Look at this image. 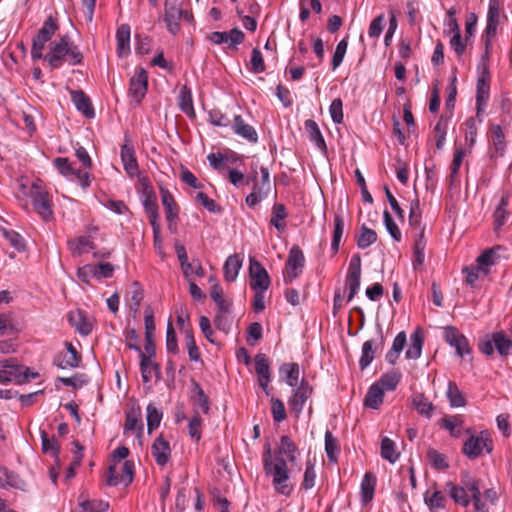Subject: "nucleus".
<instances>
[{"label":"nucleus","instance_id":"obj_1","mask_svg":"<svg viewBox=\"0 0 512 512\" xmlns=\"http://www.w3.org/2000/svg\"><path fill=\"white\" fill-rule=\"evenodd\" d=\"M43 59L51 69H58L64 64L70 66L80 65L83 62L84 56L79 47L66 34L50 43L49 51L46 55H43Z\"/></svg>","mask_w":512,"mask_h":512},{"label":"nucleus","instance_id":"obj_2","mask_svg":"<svg viewBox=\"0 0 512 512\" xmlns=\"http://www.w3.org/2000/svg\"><path fill=\"white\" fill-rule=\"evenodd\" d=\"M492 450L493 441L487 430L481 431L478 435L471 434L462 447L463 454L471 460L481 456L484 451L490 454Z\"/></svg>","mask_w":512,"mask_h":512},{"label":"nucleus","instance_id":"obj_3","mask_svg":"<svg viewBox=\"0 0 512 512\" xmlns=\"http://www.w3.org/2000/svg\"><path fill=\"white\" fill-rule=\"evenodd\" d=\"M29 195L32 199L34 210L44 221H48L52 217L53 211L49 194L44 189L43 182L41 180L37 179L32 183Z\"/></svg>","mask_w":512,"mask_h":512},{"label":"nucleus","instance_id":"obj_4","mask_svg":"<svg viewBox=\"0 0 512 512\" xmlns=\"http://www.w3.org/2000/svg\"><path fill=\"white\" fill-rule=\"evenodd\" d=\"M57 30V21L52 16H49L32 40L31 57L34 61L43 58L45 44L51 40Z\"/></svg>","mask_w":512,"mask_h":512},{"label":"nucleus","instance_id":"obj_5","mask_svg":"<svg viewBox=\"0 0 512 512\" xmlns=\"http://www.w3.org/2000/svg\"><path fill=\"white\" fill-rule=\"evenodd\" d=\"M273 477V485L277 492L288 496L292 492V487L288 485L289 470L286 460L282 457H276L275 463L271 466L270 473Z\"/></svg>","mask_w":512,"mask_h":512},{"label":"nucleus","instance_id":"obj_6","mask_svg":"<svg viewBox=\"0 0 512 512\" xmlns=\"http://www.w3.org/2000/svg\"><path fill=\"white\" fill-rule=\"evenodd\" d=\"M305 257L299 246L294 245L288 254L286 261V272L284 273L285 283H291L296 279L304 268Z\"/></svg>","mask_w":512,"mask_h":512},{"label":"nucleus","instance_id":"obj_7","mask_svg":"<svg viewBox=\"0 0 512 512\" xmlns=\"http://www.w3.org/2000/svg\"><path fill=\"white\" fill-rule=\"evenodd\" d=\"M385 343L383 329L380 325L377 326V338L369 339L362 345L361 357L359 359V367L365 370L374 360L375 353L378 348H382Z\"/></svg>","mask_w":512,"mask_h":512},{"label":"nucleus","instance_id":"obj_8","mask_svg":"<svg viewBox=\"0 0 512 512\" xmlns=\"http://www.w3.org/2000/svg\"><path fill=\"white\" fill-rule=\"evenodd\" d=\"M148 74L142 67H137L129 83V95L136 104H140L147 93Z\"/></svg>","mask_w":512,"mask_h":512},{"label":"nucleus","instance_id":"obj_9","mask_svg":"<svg viewBox=\"0 0 512 512\" xmlns=\"http://www.w3.org/2000/svg\"><path fill=\"white\" fill-rule=\"evenodd\" d=\"M361 279V257L359 254L352 256L345 279L346 287L349 290L348 301H351L358 293Z\"/></svg>","mask_w":512,"mask_h":512},{"label":"nucleus","instance_id":"obj_10","mask_svg":"<svg viewBox=\"0 0 512 512\" xmlns=\"http://www.w3.org/2000/svg\"><path fill=\"white\" fill-rule=\"evenodd\" d=\"M249 276L250 287L253 290H267L271 284L268 272L263 265L254 258L250 259Z\"/></svg>","mask_w":512,"mask_h":512},{"label":"nucleus","instance_id":"obj_11","mask_svg":"<svg viewBox=\"0 0 512 512\" xmlns=\"http://www.w3.org/2000/svg\"><path fill=\"white\" fill-rule=\"evenodd\" d=\"M183 16V9L179 6L178 0H166L164 3V22L168 31L176 34L180 30V21Z\"/></svg>","mask_w":512,"mask_h":512},{"label":"nucleus","instance_id":"obj_12","mask_svg":"<svg viewBox=\"0 0 512 512\" xmlns=\"http://www.w3.org/2000/svg\"><path fill=\"white\" fill-rule=\"evenodd\" d=\"M161 202L165 210L166 220L168 222V228L172 231H176V224L179 215V207L174 200L173 195L170 191L164 187H160Z\"/></svg>","mask_w":512,"mask_h":512},{"label":"nucleus","instance_id":"obj_13","mask_svg":"<svg viewBox=\"0 0 512 512\" xmlns=\"http://www.w3.org/2000/svg\"><path fill=\"white\" fill-rule=\"evenodd\" d=\"M311 394V386L305 379H302L300 384L295 389H293L292 395L289 399L288 403L291 411L294 412L296 415H299L302 412L304 405L308 398L311 396Z\"/></svg>","mask_w":512,"mask_h":512},{"label":"nucleus","instance_id":"obj_14","mask_svg":"<svg viewBox=\"0 0 512 512\" xmlns=\"http://www.w3.org/2000/svg\"><path fill=\"white\" fill-rule=\"evenodd\" d=\"M67 353H58L53 359V364L60 369H73L79 367L81 355L71 342L66 341Z\"/></svg>","mask_w":512,"mask_h":512},{"label":"nucleus","instance_id":"obj_15","mask_svg":"<svg viewBox=\"0 0 512 512\" xmlns=\"http://www.w3.org/2000/svg\"><path fill=\"white\" fill-rule=\"evenodd\" d=\"M445 341L452 347L455 348L456 354L460 357H464L470 354L471 349L467 338L458 332L453 326H448L444 331Z\"/></svg>","mask_w":512,"mask_h":512},{"label":"nucleus","instance_id":"obj_16","mask_svg":"<svg viewBox=\"0 0 512 512\" xmlns=\"http://www.w3.org/2000/svg\"><path fill=\"white\" fill-rule=\"evenodd\" d=\"M155 355L156 352L150 354L140 351V371L144 383L151 382L153 373L157 379L161 376L160 366L153 360Z\"/></svg>","mask_w":512,"mask_h":512},{"label":"nucleus","instance_id":"obj_17","mask_svg":"<svg viewBox=\"0 0 512 512\" xmlns=\"http://www.w3.org/2000/svg\"><path fill=\"white\" fill-rule=\"evenodd\" d=\"M120 156L125 172L131 177L137 175L139 167L135 156L134 146L130 140H125V143L121 147Z\"/></svg>","mask_w":512,"mask_h":512},{"label":"nucleus","instance_id":"obj_18","mask_svg":"<svg viewBox=\"0 0 512 512\" xmlns=\"http://www.w3.org/2000/svg\"><path fill=\"white\" fill-rule=\"evenodd\" d=\"M255 371L258 375L259 386L269 394L268 385L271 381L270 363L267 356L263 353H258L255 358Z\"/></svg>","mask_w":512,"mask_h":512},{"label":"nucleus","instance_id":"obj_19","mask_svg":"<svg viewBox=\"0 0 512 512\" xmlns=\"http://www.w3.org/2000/svg\"><path fill=\"white\" fill-rule=\"evenodd\" d=\"M151 455L158 466L164 467L170 460L171 448L167 440L159 435L151 445Z\"/></svg>","mask_w":512,"mask_h":512},{"label":"nucleus","instance_id":"obj_20","mask_svg":"<svg viewBox=\"0 0 512 512\" xmlns=\"http://www.w3.org/2000/svg\"><path fill=\"white\" fill-rule=\"evenodd\" d=\"M22 369L13 359L0 361V383L21 382Z\"/></svg>","mask_w":512,"mask_h":512},{"label":"nucleus","instance_id":"obj_21","mask_svg":"<svg viewBox=\"0 0 512 512\" xmlns=\"http://www.w3.org/2000/svg\"><path fill=\"white\" fill-rule=\"evenodd\" d=\"M144 325H145V345L144 350H142V353H154L155 351V344H154V331H155V324H154V315L153 310L150 306H147L144 311Z\"/></svg>","mask_w":512,"mask_h":512},{"label":"nucleus","instance_id":"obj_22","mask_svg":"<svg viewBox=\"0 0 512 512\" xmlns=\"http://www.w3.org/2000/svg\"><path fill=\"white\" fill-rule=\"evenodd\" d=\"M489 79L484 76H480L477 80V91H476V115L479 122H482L480 116L483 114L484 109L489 99Z\"/></svg>","mask_w":512,"mask_h":512},{"label":"nucleus","instance_id":"obj_23","mask_svg":"<svg viewBox=\"0 0 512 512\" xmlns=\"http://www.w3.org/2000/svg\"><path fill=\"white\" fill-rule=\"evenodd\" d=\"M233 132L250 143L258 142V133L255 128L247 123L240 115H235L232 123Z\"/></svg>","mask_w":512,"mask_h":512},{"label":"nucleus","instance_id":"obj_24","mask_svg":"<svg viewBox=\"0 0 512 512\" xmlns=\"http://www.w3.org/2000/svg\"><path fill=\"white\" fill-rule=\"evenodd\" d=\"M68 321L79 334L87 336L92 332V323L88 320L86 314L81 310L69 313Z\"/></svg>","mask_w":512,"mask_h":512},{"label":"nucleus","instance_id":"obj_25","mask_svg":"<svg viewBox=\"0 0 512 512\" xmlns=\"http://www.w3.org/2000/svg\"><path fill=\"white\" fill-rule=\"evenodd\" d=\"M70 94L72 102L79 112L84 114L87 118H93L95 116L90 98L82 90H72Z\"/></svg>","mask_w":512,"mask_h":512},{"label":"nucleus","instance_id":"obj_26","mask_svg":"<svg viewBox=\"0 0 512 512\" xmlns=\"http://www.w3.org/2000/svg\"><path fill=\"white\" fill-rule=\"evenodd\" d=\"M376 487V476L372 472H366L360 486V496L363 505L373 500Z\"/></svg>","mask_w":512,"mask_h":512},{"label":"nucleus","instance_id":"obj_27","mask_svg":"<svg viewBox=\"0 0 512 512\" xmlns=\"http://www.w3.org/2000/svg\"><path fill=\"white\" fill-rule=\"evenodd\" d=\"M304 128L311 142L322 152H327V145L318 124L313 119H308L304 123Z\"/></svg>","mask_w":512,"mask_h":512},{"label":"nucleus","instance_id":"obj_28","mask_svg":"<svg viewBox=\"0 0 512 512\" xmlns=\"http://www.w3.org/2000/svg\"><path fill=\"white\" fill-rule=\"evenodd\" d=\"M242 267V258L239 254L230 255L223 266V272L225 280L228 282H234L238 276V273Z\"/></svg>","mask_w":512,"mask_h":512},{"label":"nucleus","instance_id":"obj_29","mask_svg":"<svg viewBox=\"0 0 512 512\" xmlns=\"http://www.w3.org/2000/svg\"><path fill=\"white\" fill-rule=\"evenodd\" d=\"M117 39V53L119 57H123L130 52V26L122 24L116 32Z\"/></svg>","mask_w":512,"mask_h":512},{"label":"nucleus","instance_id":"obj_30","mask_svg":"<svg viewBox=\"0 0 512 512\" xmlns=\"http://www.w3.org/2000/svg\"><path fill=\"white\" fill-rule=\"evenodd\" d=\"M423 343V334L420 329H417L410 336V345L405 353L406 358L412 360L418 359L422 353Z\"/></svg>","mask_w":512,"mask_h":512},{"label":"nucleus","instance_id":"obj_31","mask_svg":"<svg viewBox=\"0 0 512 512\" xmlns=\"http://www.w3.org/2000/svg\"><path fill=\"white\" fill-rule=\"evenodd\" d=\"M384 391L380 385L374 383L370 386L365 398L364 405L371 409H378L383 403Z\"/></svg>","mask_w":512,"mask_h":512},{"label":"nucleus","instance_id":"obj_32","mask_svg":"<svg viewBox=\"0 0 512 512\" xmlns=\"http://www.w3.org/2000/svg\"><path fill=\"white\" fill-rule=\"evenodd\" d=\"M490 139L497 156H503L506 149L505 135L500 125H491Z\"/></svg>","mask_w":512,"mask_h":512},{"label":"nucleus","instance_id":"obj_33","mask_svg":"<svg viewBox=\"0 0 512 512\" xmlns=\"http://www.w3.org/2000/svg\"><path fill=\"white\" fill-rule=\"evenodd\" d=\"M144 210L148 216L150 225L159 223V212L156 195L153 192L145 194L143 201Z\"/></svg>","mask_w":512,"mask_h":512},{"label":"nucleus","instance_id":"obj_34","mask_svg":"<svg viewBox=\"0 0 512 512\" xmlns=\"http://www.w3.org/2000/svg\"><path fill=\"white\" fill-rule=\"evenodd\" d=\"M424 502L431 512H436V509L445 508L447 499L441 491L427 490L424 493Z\"/></svg>","mask_w":512,"mask_h":512},{"label":"nucleus","instance_id":"obj_35","mask_svg":"<svg viewBox=\"0 0 512 512\" xmlns=\"http://www.w3.org/2000/svg\"><path fill=\"white\" fill-rule=\"evenodd\" d=\"M191 399L193 403L200 407L205 414H208L210 411V401L208 396L205 394L204 390L200 386V384L196 381L192 383V395Z\"/></svg>","mask_w":512,"mask_h":512},{"label":"nucleus","instance_id":"obj_36","mask_svg":"<svg viewBox=\"0 0 512 512\" xmlns=\"http://www.w3.org/2000/svg\"><path fill=\"white\" fill-rule=\"evenodd\" d=\"M279 372L285 375L284 379L287 385L295 387L299 380L300 369L297 363H284L280 366Z\"/></svg>","mask_w":512,"mask_h":512},{"label":"nucleus","instance_id":"obj_37","mask_svg":"<svg viewBox=\"0 0 512 512\" xmlns=\"http://www.w3.org/2000/svg\"><path fill=\"white\" fill-rule=\"evenodd\" d=\"M142 428V415L139 405L132 406L125 415V431L135 430L137 427Z\"/></svg>","mask_w":512,"mask_h":512},{"label":"nucleus","instance_id":"obj_38","mask_svg":"<svg viewBox=\"0 0 512 512\" xmlns=\"http://www.w3.org/2000/svg\"><path fill=\"white\" fill-rule=\"evenodd\" d=\"M210 296L215 302L216 307L219 311L231 312V302L227 301L223 296V289L219 283L215 282L210 291Z\"/></svg>","mask_w":512,"mask_h":512},{"label":"nucleus","instance_id":"obj_39","mask_svg":"<svg viewBox=\"0 0 512 512\" xmlns=\"http://www.w3.org/2000/svg\"><path fill=\"white\" fill-rule=\"evenodd\" d=\"M287 217L286 208L281 203L274 204L272 208V217L270 224L274 226L277 231L283 232L286 228L285 218Z\"/></svg>","mask_w":512,"mask_h":512},{"label":"nucleus","instance_id":"obj_40","mask_svg":"<svg viewBox=\"0 0 512 512\" xmlns=\"http://www.w3.org/2000/svg\"><path fill=\"white\" fill-rule=\"evenodd\" d=\"M297 452L298 449L290 437L287 435L281 436L277 453L280 455H285L288 461L294 462L296 460Z\"/></svg>","mask_w":512,"mask_h":512},{"label":"nucleus","instance_id":"obj_41","mask_svg":"<svg viewBox=\"0 0 512 512\" xmlns=\"http://www.w3.org/2000/svg\"><path fill=\"white\" fill-rule=\"evenodd\" d=\"M344 218L341 214L335 213L334 215V230H333V237L331 241V250L334 254H336L339 250L341 238L343 236L344 232Z\"/></svg>","mask_w":512,"mask_h":512},{"label":"nucleus","instance_id":"obj_42","mask_svg":"<svg viewBox=\"0 0 512 512\" xmlns=\"http://www.w3.org/2000/svg\"><path fill=\"white\" fill-rule=\"evenodd\" d=\"M446 486L449 491V496L455 501V503L463 507H467L470 504L469 496L463 486L455 485L452 482H448Z\"/></svg>","mask_w":512,"mask_h":512},{"label":"nucleus","instance_id":"obj_43","mask_svg":"<svg viewBox=\"0 0 512 512\" xmlns=\"http://www.w3.org/2000/svg\"><path fill=\"white\" fill-rule=\"evenodd\" d=\"M377 241V233L368 228L365 224L360 227V233L357 236L356 242L360 249H366Z\"/></svg>","mask_w":512,"mask_h":512},{"label":"nucleus","instance_id":"obj_44","mask_svg":"<svg viewBox=\"0 0 512 512\" xmlns=\"http://www.w3.org/2000/svg\"><path fill=\"white\" fill-rule=\"evenodd\" d=\"M325 452L327 458L331 463H336L339 456V444L338 440L333 436L332 432L327 430L325 432Z\"/></svg>","mask_w":512,"mask_h":512},{"label":"nucleus","instance_id":"obj_45","mask_svg":"<svg viewBox=\"0 0 512 512\" xmlns=\"http://www.w3.org/2000/svg\"><path fill=\"white\" fill-rule=\"evenodd\" d=\"M146 412L147 429L148 433H151L153 430L159 427L163 413L161 409L156 407L153 403H149L147 405Z\"/></svg>","mask_w":512,"mask_h":512},{"label":"nucleus","instance_id":"obj_46","mask_svg":"<svg viewBox=\"0 0 512 512\" xmlns=\"http://www.w3.org/2000/svg\"><path fill=\"white\" fill-rule=\"evenodd\" d=\"M446 394L452 407H463L466 405L465 397L455 382H448V389Z\"/></svg>","mask_w":512,"mask_h":512},{"label":"nucleus","instance_id":"obj_47","mask_svg":"<svg viewBox=\"0 0 512 512\" xmlns=\"http://www.w3.org/2000/svg\"><path fill=\"white\" fill-rule=\"evenodd\" d=\"M413 405L417 412L426 418H431L434 406L423 394H417L413 397Z\"/></svg>","mask_w":512,"mask_h":512},{"label":"nucleus","instance_id":"obj_48","mask_svg":"<svg viewBox=\"0 0 512 512\" xmlns=\"http://www.w3.org/2000/svg\"><path fill=\"white\" fill-rule=\"evenodd\" d=\"M508 197L502 196L495 211H494V226L495 230H499L508 219V212L506 207L508 206Z\"/></svg>","mask_w":512,"mask_h":512},{"label":"nucleus","instance_id":"obj_49","mask_svg":"<svg viewBox=\"0 0 512 512\" xmlns=\"http://www.w3.org/2000/svg\"><path fill=\"white\" fill-rule=\"evenodd\" d=\"M494 347L501 356H507L512 348V341L504 334L499 331L493 333Z\"/></svg>","mask_w":512,"mask_h":512},{"label":"nucleus","instance_id":"obj_50","mask_svg":"<svg viewBox=\"0 0 512 512\" xmlns=\"http://www.w3.org/2000/svg\"><path fill=\"white\" fill-rule=\"evenodd\" d=\"M179 107H180L181 111L183 113H185L187 116L191 117V116L195 115L192 94H191L190 89H188L186 86H184L180 90Z\"/></svg>","mask_w":512,"mask_h":512},{"label":"nucleus","instance_id":"obj_51","mask_svg":"<svg viewBox=\"0 0 512 512\" xmlns=\"http://www.w3.org/2000/svg\"><path fill=\"white\" fill-rule=\"evenodd\" d=\"M427 458L431 466L436 470H446L449 468L447 457L436 449L429 448L427 451Z\"/></svg>","mask_w":512,"mask_h":512},{"label":"nucleus","instance_id":"obj_52","mask_svg":"<svg viewBox=\"0 0 512 512\" xmlns=\"http://www.w3.org/2000/svg\"><path fill=\"white\" fill-rule=\"evenodd\" d=\"M476 271H481L483 276L489 273V267L494 265V251L492 249L485 250L476 259Z\"/></svg>","mask_w":512,"mask_h":512},{"label":"nucleus","instance_id":"obj_53","mask_svg":"<svg viewBox=\"0 0 512 512\" xmlns=\"http://www.w3.org/2000/svg\"><path fill=\"white\" fill-rule=\"evenodd\" d=\"M400 378L401 374L399 372L392 371L390 373L383 374L376 384L380 385L383 391H393L396 389Z\"/></svg>","mask_w":512,"mask_h":512},{"label":"nucleus","instance_id":"obj_54","mask_svg":"<svg viewBox=\"0 0 512 512\" xmlns=\"http://www.w3.org/2000/svg\"><path fill=\"white\" fill-rule=\"evenodd\" d=\"M381 456L391 463H395L399 458L394 441L388 437H384L381 441Z\"/></svg>","mask_w":512,"mask_h":512},{"label":"nucleus","instance_id":"obj_55","mask_svg":"<svg viewBox=\"0 0 512 512\" xmlns=\"http://www.w3.org/2000/svg\"><path fill=\"white\" fill-rule=\"evenodd\" d=\"M443 427L447 429L451 435V437L459 438L461 436V426L463 421L461 416L455 415L451 417H446L442 419Z\"/></svg>","mask_w":512,"mask_h":512},{"label":"nucleus","instance_id":"obj_56","mask_svg":"<svg viewBox=\"0 0 512 512\" xmlns=\"http://www.w3.org/2000/svg\"><path fill=\"white\" fill-rule=\"evenodd\" d=\"M143 299V289L138 282L132 284L131 290L129 291V306L130 310L137 313Z\"/></svg>","mask_w":512,"mask_h":512},{"label":"nucleus","instance_id":"obj_57","mask_svg":"<svg viewBox=\"0 0 512 512\" xmlns=\"http://www.w3.org/2000/svg\"><path fill=\"white\" fill-rule=\"evenodd\" d=\"M40 434L43 453H49L53 457L58 458L59 445L57 441L54 438L50 439L48 433L44 430H42Z\"/></svg>","mask_w":512,"mask_h":512},{"label":"nucleus","instance_id":"obj_58","mask_svg":"<svg viewBox=\"0 0 512 512\" xmlns=\"http://www.w3.org/2000/svg\"><path fill=\"white\" fill-rule=\"evenodd\" d=\"M184 334L190 360L195 362L199 361L201 356L194 339L193 331L188 328L184 330Z\"/></svg>","mask_w":512,"mask_h":512},{"label":"nucleus","instance_id":"obj_59","mask_svg":"<svg viewBox=\"0 0 512 512\" xmlns=\"http://www.w3.org/2000/svg\"><path fill=\"white\" fill-rule=\"evenodd\" d=\"M425 246H426V241L424 239V228H421L419 234L417 235V238L415 239V243H414V261L418 265H421L424 262Z\"/></svg>","mask_w":512,"mask_h":512},{"label":"nucleus","instance_id":"obj_60","mask_svg":"<svg viewBox=\"0 0 512 512\" xmlns=\"http://www.w3.org/2000/svg\"><path fill=\"white\" fill-rule=\"evenodd\" d=\"M213 323L219 331L228 334L232 324L230 312H223L218 310L217 314L213 319Z\"/></svg>","mask_w":512,"mask_h":512},{"label":"nucleus","instance_id":"obj_61","mask_svg":"<svg viewBox=\"0 0 512 512\" xmlns=\"http://www.w3.org/2000/svg\"><path fill=\"white\" fill-rule=\"evenodd\" d=\"M80 512H107L108 503L100 500H82L79 503Z\"/></svg>","mask_w":512,"mask_h":512},{"label":"nucleus","instance_id":"obj_62","mask_svg":"<svg viewBox=\"0 0 512 512\" xmlns=\"http://www.w3.org/2000/svg\"><path fill=\"white\" fill-rule=\"evenodd\" d=\"M201 427H202V419H201L199 413L195 412V414L189 420L188 433H189V436L197 442L201 439V435H202Z\"/></svg>","mask_w":512,"mask_h":512},{"label":"nucleus","instance_id":"obj_63","mask_svg":"<svg viewBox=\"0 0 512 512\" xmlns=\"http://www.w3.org/2000/svg\"><path fill=\"white\" fill-rule=\"evenodd\" d=\"M383 218L387 232L390 234L394 241L400 242L402 238L401 231L387 210L384 211Z\"/></svg>","mask_w":512,"mask_h":512},{"label":"nucleus","instance_id":"obj_64","mask_svg":"<svg viewBox=\"0 0 512 512\" xmlns=\"http://www.w3.org/2000/svg\"><path fill=\"white\" fill-rule=\"evenodd\" d=\"M3 236L10 242L11 246L17 251L22 252L25 250V241L23 237L14 230L2 229Z\"/></svg>","mask_w":512,"mask_h":512}]
</instances>
